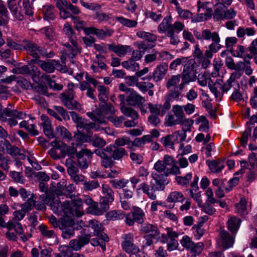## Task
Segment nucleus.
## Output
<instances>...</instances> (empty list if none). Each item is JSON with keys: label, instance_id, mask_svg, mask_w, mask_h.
Returning a JSON list of instances; mask_svg holds the SVG:
<instances>
[{"label": "nucleus", "instance_id": "1", "mask_svg": "<svg viewBox=\"0 0 257 257\" xmlns=\"http://www.w3.org/2000/svg\"><path fill=\"white\" fill-rule=\"evenodd\" d=\"M40 197L43 198L42 195ZM72 202L65 201L62 203L59 196H46L43 199L45 204L49 205L53 212L67 217L62 220L60 229L61 236L64 239H68L74 235L75 223L72 216L80 217L83 214V199L77 195L69 194Z\"/></svg>", "mask_w": 257, "mask_h": 257}, {"label": "nucleus", "instance_id": "2", "mask_svg": "<svg viewBox=\"0 0 257 257\" xmlns=\"http://www.w3.org/2000/svg\"><path fill=\"white\" fill-rule=\"evenodd\" d=\"M93 230L94 235L97 237L91 239L90 243L94 246H100L104 251L106 250L105 243L109 241L107 234L104 232V226L99 221L91 219L88 222V225Z\"/></svg>", "mask_w": 257, "mask_h": 257}, {"label": "nucleus", "instance_id": "3", "mask_svg": "<svg viewBox=\"0 0 257 257\" xmlns=\"http://www.w3.org/2000/svg\"><path fill=\"white\" fill-rule=\"evenodd\" d=\"M78 87V84L69 82L67 84V89L60 94V98L64 105L69 109H80L81 106L74 99L75 90Z\"/></svg>", "mask_w": 257, "mask_h": 257}, {"label": "nucleus", "instance_id": "4", "mask_svg": "<svg viewBox=\"0 0 257 257\" xmlns=\"http://www.w3.org/2000/svg\"><path fill=\"white\" fill-rule=\"evenodd\" d=\"M23 43V49L27 51L28 54L31 55L34 58H38L40 56L47 58H51L55 55L53 51H50L48 53L46 49L39 46L37 44L32 41L24 40Z\"/></svg>", "mask_w": 257, "mask_h": 257}, {"label": "nucleus", "instance_id": "5", "mask_svg": "<svg viewBox=\"0 0 257 257\" xmlns=\"http://www.w3.org/2000/svg\"><path fill=\"white\" fill-rule=\"evenodd\" d=\"M195 63L194 60L190 59L185 64L182 73V81L178 86L180 91L182 90L184 86L188 84L189 82L195 80L196 72L195 69Z\"/></svg>", "mask_w": 257, "mask_h": 257}, {"label": "nucleus", "instance_id": "6", "mask_svg": "<svg viewBox=\"0 0 257 257\" xmlns=\"http://www.w3.org/2000/svg\"><path fill=\"white\" fill-rule=\"evenodd\" d=\"M172 111L173 113H168L165 118V125L166 126L171 127L180 124L185 115L182 105H173Z\"/></svg>", "mask_w": 257, "mask_h": 257}, {"label": "nucleus", "instance_id": "7", "mask_svg": "<svg viewBox=\"0 0 257 257\" xmlns=\"http://www.w3.org/2000/svg\"><path fill=\"white\" fill-rule=\"evenodd\" d=\"M166 185L167 184L158 181H154L151 182V186L146 183H143L139 185V187L150 199L154 200L157 198L156 192L163 191Z\"/></svg>", "mask_w": 257, "mask_h": 257}, {"label": "nucleus", "instance_id": "8", "mask_svg": "<svg viewBox=\"0 0 257 257\" xmlns=\"http://www.w3.org/2000/svg\"><path fill=\"white\" fill-rule=\"evenodd\" d=\"M186 138V134L184 131H178L171 135H168L161 139V142L166 147L174 149V145L184 141Z\"/></svg>", "mask_w": 257, "mask_h": 257}, {"label": "nucleus", "instance_id": "9", "mask_svg": "<svg viewBox=\"0 0 257 257\" xmlns=\"http://www.w3.org/2000/svg\"><path fill=\"white\" fill-rule=\"evenodd\" d=\"M155 170L151 176L154 181H158L166 184H168L169 181L168 179V176L170 174H167L168 168L166 167L162 161L158 160L154 166Z\"/></svg>", "mask_w": 257, "mask_h": 257}, {"label": "nucleus", "instance_id": "10", "mask_svg": "<svg viewBox=\"0 0 257 257\" xmlns=\"http://www.w3.org/2000/svg\"><path fill=\"white\" fill-rule=\"evenodd\" d=\"M121 246L123 251L130 254H136L140 251L139 247L134 243V236L132 233H125L122 235Z\"/></svg>", "mask_w": 257, "mask_h": 257}, {"label": "nucleus", "instance_id": "11", "mask_svg": "<svg viewBox=\"0 0 257 257\" xmlns=\"http://www.w3.org/2000/svg\"><path fill=\"white\" fill-rule=\"evenodd\" d=\"M145 216V212L141 208L134 206L133 210L125 215V222L130 226H133L135 222L142 224L144 221Z\"/></svg>", "mask_w": 257, "mask_h": 257}, {"label": "nucleus", "instance_id": "12", "mask_svg": "<svg viewBox=\"0 0 257 257\" xmlns=\"http://www.w3.org/2000/svg\"><path fill=\"white\" fill-rule=\"evenodd\" d=\"M95 154L101 158V165L105 168L111 167L113 164V161L111 157V149L110 146L104 149H97L94 151Z\"/></svg>", "mask_w": 257, "mask_h": 257}, {"label": "nucleus", "instance_id": "13", "mask_svg": "<svg viewBox=\"0 0 257 257\" xmlns=\"http://www.w3.org/2000/svg\"><path fill=\"white\" fill-rule=\"evenodd\" d=\"M162 161L166 166V167L168 168L167 174L176 175L181 174L180 169L177 166V161H176L172 156L169 155H165L164 156Z\"/></svg>", "mask_w": 257, "mask_h": 257}, {"label": "nucleus", "instance_id": "14", "mask_svg": "<svg viewBox=\"0 0 257 257\" xmlns=\"http://www.w3.org/2000/svg\"><path fill=\"white\" fill-rule=\"evenodd\" d=\"M103 196L100 197V201L104 205L109 207L114 200V193L112 189L107 184L101 185Z\"/></svg>", "mask_w": 257, "mask_h": 257}, {"label": "nucleus", "instance_id": "15", "mask_svg": "<svg viewBox=\"0 0 257 257\" xmlns=\"http://www.w3.org/2000/svg\"><path fill=\"white\" fill-rule=\"evenodd\" d=\"M7 116H13L15 118L22 119L26 117V114L23 111H18L16 109L7 107L0 111V120L6 122L7 120Z\"/></svg>", "mask_w": 257, "mask_h": 257}, {"label": "nucleus", "instance_id": "16", "mask_svg": "<svg viewBox=\"0 0 257 257\" xmlns=\"http://www.w3.org/2000/svg\"><path fill=\"white\" fill-rule=\"evenodd\" d=\"M87 115L90 117L94 122H92L91 128L94 131H99L104 130L108 134L107 130H109L106 127L103 128L101 125L106 124V120L104 117L98 116L95 113L92 112H87Z\"/></svg>", "mask_w": 257, "mask_h": 257}, {"label": "nucleus", "instance_id": "17", "mask_svg": "<svg viewBox=\"0 0 257 257\" xmlns=\"http://www.w3.org/2000/svg\"><path fill=\"white\" fill-rule=\"evenodd\" d=\"M6 227L8 230H11V231L16 232L23 242H26L28 240V238L24 233L23 226L19 222L13 221H9L6 224Z\"/></svg>", "mask_w": 257, "mask_h": 257}, {"label": "nucleus", "instance_id": "18", "mask_svg": "<svg viewBox=\"0 0 257 257\" xmlns=\"http://www.w3.org/2000/svg\"><path fill=\"white\" fill-rule=\"evenodd\" d=\"M63 45L65 47L63 50L64 54L70 58H73L81 53V48L77 43L71 44L65 43Z\"/></svg>", "mask_w": 257, "mask_h": 257}, {"label": "nucleus", "instance_id": "19", "mask_svg": "<svg viewBox=\"0 0 257 257\" xmlns=\"http://www.w3.org/2000/svg\"><path fill=\"white\" fill-rule=\"evenodd\" d=\"M219 241L222 247L226 249L233 246L234 238L226 230L221 229L219 232Z\"/></svg>", "mask_w": 257, "mask_h": 257}, {"label": "nucleus", "instance_id": "20", "mask_svg": "<svg viewBox=\"0 0 257 257\" xmlns=\"http://www.w3.org/2000/svg\"><path fill=\"white\" fill-rule=\"evenodd\" d=\"M6 153L11 155L13 159L19 158L20 159L25 160L26 155L22 152L20 148L15 145H12L8 141L5 143Z\"/></svg>", "mask_w": 257, "mask_h": 257}, {"label": "nucleus", "instance_id": "21", "mask_svg": "<svg viewBox=\"0 0 257 257\" xmlns=\"http://www.w3.org/2000/svg\"><path fill=\"white\" fill-rule=\"evenodd\" d=\"M168 69V64L163 62L158 65L153 72V79L156 82L161 81L165 76Z\"/></svg>", "mask_w": 257, "mask_h": 257}, {"label": "nucleus", "instance_id": "22", "mask_svg": "<svg viewBox=\"0 0 257 257\" xmlns=\"http://www.w3.org/2000/svg\"><path fill=\"white\" fill-rule=\"evenodd\" d=\"M21 0H9L8 7L13 16L18 21L24 19L23 15L20 12L19 9Z\"/></svg>", "mask_w": 257, "mask_h": 257}, {"label": "nucleus", "instance_id": "23", "mask_svg": "<svg viewBox=\"0 0 257 257\" xmlns=\"http://www.w3.org/2000/svg\"><path fill=\"white\" fill-rule=\"evenodd\" d=\"M225 180L220 178H215L212 181L213 186L216 187L215 194L217 198H221L224 196V190L227 192L228 187L225 186Z\"/></svg>", "mask_w": 257, "mask_h": 257}, {"label": "nucleus", "instance_id": "24", "mask_svg": "<svg viewBox=\"0 0 257 257\" xmlns=\"http://www.w3.org/2000/svg\"><path fill=\"white\" fill-rule=\"evenodd\" d=\"M126 100L130 105L138 107L142 106L145 101V98L134 89L127 95Z\"/></svg>", "mask_w": 257, "mask_h": 257}, {"label": "nucleus", "instance_id": "25", "mask_svg": "<svg viewBox=\"0 0 257 257\" xmlns=\"http://www.w3.org/2000/svg\"><path fill=\"white\" fill-rule=\"evenodd\" d=\"M238 78L230 75L229 78L227 81L221 86V90L222 93H227L230 90H236L240 88V85L237 81Z\"/></svg>", "mask_w": 257, "mask_h": 257}, {"label": "nucleus", "instance_id": "26", "mask_svg": "<svg viewBox=\"0 0 257 257\" xmlns=\"http://www.w3.org/2000/svg\"><path fill=\"white\" fill-rule=\"evenodd\" d=\"M109 50L115 53L119 57L124 56L127 52L132 51V48L130 46L117 45H115L112 44H108L107 45Z\"/></svg>", "mask_w": 257, "mask_h": 257}, {"label": "nucleus", "instance_id": "27", "mask_svg": "<svg viewBox=\"0 0 257 257\" xmlns=\"http://www.w3.org/2000/svg\"><path fill=\"white\" fill-rule=\"evenodd\" d=\"M172 19L170 16L166 17L158 26V31L159 33H165L166 35L173 32L172 24Z\"/></svg>", "mask_w": 257, "mask_h": 257}, {"label": "nucleus", "instance_id": "28", "mask_svg": "<svg viewBox=\"0 0 257 257\" xmlns=\"http://www.w3.org/2000/svg\"><path fill=\"white\" fill-rule=\"evenodd\" d=\"M38 64L41 69L47 73H52L55 69H57L61 66L59 62L55 60H50L48 62L39 60Z\"/></svg>", "mask_w": 257, "mask_h": 257}, {"label": "nucleus", "instance_id": "29", "mask_svg": "<svg viewBox=\"0 0 257 257\" xmlns=\"http://www.w3.org/2000/svg\"><path fill=\"white\" fill-rule=\"evenodd\" d=\"M116 110L112 104L110 103H105L99 105L98 112L96 114L98 116H101L105 115H113L115 113Z\"/></svg>", "mask_w": 257, "mask_h": 257}, {"label": "nucleus", "instance_id": "30", "mask_svg": "<svg viewBox=\"0 0 257 257\" xmlns=\"http://www.w3.org/2000/svg\"><path fill=\"white\" fill-rule=\"evenodd\" d=\"M73 138L77 147L80 146L84 143H89L91 141V136L89 134H86L77 129L74 133Z\"/></svg>", "mask_w": 257, "mask_h": 257}, {"label": "nucleus", "instance_id": "31", "mask_svg": "<svg viewBox=\"0 0 257 257\" xmlns=\"http://www.w3.org/2000/svg\"><path fill=\"white\" fill-rule=\"evenodd\" d=\"M69 3V2L67 0H57L56 2V7L59 10L60 16L64 20L68 19V17L71 16L70 12L66 10Z\"/></svg>", "mask_w": 257, "mask_h": 257}, {"label": "nucleus", "instance_id": "32", "mask_svg": "<svg viewBox=\"0 0 257 257\" xmlns=\"http://www.w3.org/2000/svg\"><path fill=\"white\" fill-rule=\"evenodd\" d=\"M210 37L207 41L211 40L212 43L209 45L208 48L213 53H216L221 48V45L220 44V38L219 34L216 32H213L210 35Z\"/></svg>", "mask_w": 257, "mask_h": 257}, {"label": "nucleus", "instance_id": "33", "mask_svg": "<svg viewBox=\"0 0 257 257\" xmlns=\"http://www.w3.org/2000/svg\"><path fill=\"white\" fill-rule=\"evenodd\" d=\"M241 220L236 216L230 217L227 222V227L232 234H235L238 230Z\"/></svg>", "mask_w": 257, "mask_h": 257}, {"label": "nucleus", "instance_id": "34", "mask_svg": "<svg viewBox=\"0 0 257 257\" xmlns=\"http://www.w3.org/2000/svg\"><path fill=\"white\" fill-rule=\"evenodd\" d=\"M109 207L104 205L103 203L99 201V205L95 202L91 207L89 208V212L90 214L95 215H101L104 212L109 210Z\"/></svg>", "mask_w": 257, "mask_h": 257}, {"label": "nucleus", "instance_id": "35", "mask_svg": "<svg viewBox=\"0 0 257 257\" xmlns=\"http://www.w3.org/2000/svg\"><path fill=\"white\" fill-rule=\"evenodd\" d=\"M206 163L211 172L213 173L220 172L225 167L224 161L220 160L207 161Z\"/></svg>", "mask_w": 257, "mask_h": 257}, {"label": "nucleus", "instance_id": "36", "mask_svg": "<svg viewBox=\"0 0 257 257\" xmlns=\"http://www.w3.org/2000/svg\"><path fill=\"white\" fill-rule=\"evenodd\" d=\"M141 230L147 235L153 237H158L160 234V231L158 227L150 223H145L141 226Z\"/></svg>", "mask_w": 257, "mask_h": 257}, {"label": "nucleus", "instance_id": "37", "mask_svg": "<svg viewBox=\"0 0 257 257\" xmlns=\"http://www.w3.org/2000/svg\"><path fill=\"white\" fill-rule=\"evenodd\" d=\"M214 7V12L213 14L214 20L216 21H222L226 7L222 3L218 2L215 4Z\"/></svg>", "mask_w": 257, "mask_h": 257}, {"label": "nucleus", "instance_id": "38", "mask_svg": "<svg viewBox=\"0 0 257 257\" xmlns=\"http://www.w3.org/2000/svg\"><path fill=\"white\" fill-rule=\"evenodd\" d=\"M247 200L245 198H241L239 202L235 205V212L240 216H243L248 213L247 207Z\"/></svg>", "mask_w": 257, "mask_h": 257}, {"label": "nucleus", "instance_id": "39", "mask_svg": "<svg viewBox=\"0 0 257 257\" xmlns=\"http://www.w3.org/2000/svg\"><path fill=\"white\" fill-rule=\"evenodd\" d=\"M43 13L44 19L54 20L56 18L55 8L53 6L46 5L43 7Z\"/></svg>", "mask_w": 257, "mask_h": 257}, {"label": "nucleus", "instance_id": "40", "mask_svg": "<svg viewBox=\"0 0 257 257\" xmlns=\"http://www.w3.org/2000/svg\"><path fill=\"white\" fill-rule=\"evenodd\" d=\"M197 12H202L207 14L208 17H211L212 15V9L211 8V4L209 2L202 3L200 1H198L197 3Z\"/></svg>", "mask_w": 257, "mask_h": 257}, {"label": "nucleus", "instance_id": "41", "mask_svg": "<svg viewBox=\"0 0 257 257\" xmlns=\"http://www.w3.org/2000/svg\"><path fill=\"white\" fill-rule=\"evenodd\" d=\"M95 88L98 91V97L100 101L106 102L108 100L109 88L102 85H97Z\"/></svg>", "mask_w": 257, "mask_h": 257}, {"label": "nucleus", "instance_id": "42", "mask_svg": "<svg viewBox=\"0 0 257 257\" xmlns=\"http://www.w3.org/2000/svg\"><path fill=\"white\" fill-rule=\"evenodd\" d=\"M111 149V157L114 160H118L126 155L125 150L121 147L109 145Z\"/></svg>", "mask_w": 257, "mask_h": 257}, {"label": "nucleus", "instance_id": "43", "mask_svg": "<svg viewBox=\"0 0 257 257\" xmlns=\"http://www.w3.org/2000/svg\"><path fill=\"white\" fill-rule=\"evenodd\" d=\"M57 134L60 136L63 140L69 142L72 140V136L71 133L64 126L59 125L56 128Z\"/></svg>", "mask_w": 257, "mask_h": 257}, {"label": "nucleus", "instance_id": "44", "mask_svg": "<svg viewBox=\"0 0 257 257\" xmlns=\"http://www.w3.org/2000/svg\"><path fill=\"white\" fill-rule=\"evenodd\" d=\"M51 145L53 147H55V149L60 151L59 153L62 158L63 159L66 156L67 144L61 141H54L51 143Z\"/></svg>", "mask_w": 257, "mask_h": 257}, {"label": "nucleus", "instance_id": "45", "mask_svg": "<svg viewBox=\"0 0 257 257\" xmlns=\"http://www.w3.org/2000/svg\"><path fill=\"white\" fill-rule=\"evenodd\" d=\"M137 36L150 43H155L157 39V36L155 34L143 31H139L137 33Z\"/></svg>", "mask_w": 257, "mask_h": 257}, {"label": "nucleus", "instance_id": "46", "mask_svg": "<svg viewBox=\"0 0 257 257\" xmlns=\"http://www.w3.org/2000/svg\"><path fill=\"white\" fill-rule=\"evenodd\" d=\"M193 36H194L197 39L200 41H207L210 38V36L212 32L209 29L203 30L201 32H200L197 29H193Z\"/></svg>", "mask_w": 257, "mask_h": 257}, {"label": "nucleus", "instance_id": "47", "mask_svg": "<svg viewBox=\"0 0 257 257\" xmlns=\"http://www.w3.org/2000/svg\"><path fill=\"white\" fill-rule=\"evenodd\" d=\"M185 200V197L182 192L173 191L168 196L167 201L170 203L182 202Z\"/></svg>", "mask_w": 257, "mask_h": 257}, {"label": "nucleus", "instance_id": "48", "mask_svg": "<svg viewBox=\"0 0 257 257\" xmlns=\"http://www.w3.org/2000/svg\"><path fill=\"white\" fill-rule=\"evenodd\" d=\"M124 216L125 217L124 212L120 210L110 211L106 214V217L108 220H120L123 219Z\"/></svg>", "mask_w": 257, "mask_h": 257}, {"label": "nucleus", "instance_id": "49", "mask_svg": "<svg viewBox=\"0 0 257 257\" xmlns=\"http://www.w3.org/2000/svg\"><path fill=\"white\" fill-rule=\"evenodd\" d=\"M255 31L253 28H246L239 27L236 31V35L238 38H243L245 35L248 37L254 36Z\"/></svg>", "mask_w": 257, "mask_h": 257}, {"label": "nucleus", "instance_id": "50", "mask_svg": "<svg viewBox=\"0 0 257 257\" xmlns=\"http://www.w3.org/2000/svg\"><path fill=\"white\" fill-rule=\"evenodd\" d=\"M204 243L199 242L196 243H193V245L189 249L191 257H196L199 255L204 248Z\"/></svg>", "mask_w": 257, "mask_h": 257}, {"label": "nucleus", "instance_id": "51", "mask_svg": "<svg viewBox=\"0 0 257 257\" xmlns=\"http://www.w3.org/2000/svg\"><path fill=\"white\" fill-rule=\"evenodd\" d=\"M120 110L124 115L133 119H137L139 117V113L136 110L132 108L126 107L124 104L120 106Z\"/></svg>", "mask_w": 257, "mask_h": 257}, {"label": "nucleus", "instance_id": "52", "mask_svg": "<svg viewBox=\"0 0 257 257\" xmlns=\"http://www.w3.org/2000/svg\"><path fill=\"white\" fill-rule=\"evenodd\" d=\"M42 236L47 238H54L56 234L53 230H50L48 227L44 224H41L38 227Z\"/></svg>", "mask_w": 257, "mask_h": 257}, {"label": "nucleus", "instance_id": "53", "mask_svg": "<svg viewBox=\"0 0 257 257\" xmlns=\"http://www.w3.org/2000/svg\"><path fill=\"white\" fill-rule=\"evenodd\" d=\"M9 13L7 8L4 6L2 1H0V21L2 26L7 25L9 21Z\"/></svg>", "mask_w": 257, "mask_h": 257}, {"label": "nucleus", "instance_id": "54", "mask_svg": "<svg viewBox=\"0 0 257 257\" xmlns=\"http://www.w3.org/2000/svg\"><path fill=\"white\" fill-rule=\"evenodd\" d=\"M76 164L71 158L66 160V165L67 167V172L70 177H72L78 172V169L75 166Z\"/></svg>", "mask_w": 257, "mask_h": 257}, {"label": "nucleus", "instance_id": "55", "mask_svg": "<svg viewBox=\"0 0 257 257\" xmlns=\"http://www.w3.org/2000/svg\"><path fill=\"white\" fill-rule=\"evenodd\" d=\"M192 177V174L191 173H187L185 176H177L175 178V180L178 184L183 187H187L189 184L190 180L191 179Z\"/></svg>", "mask_w": 257, "mask_h": 257}, {"label": "nucleus", "instance_id": "56", "mask_svg": "<svg viewBox=\"0 0 257 257\" xmlns=\"http://www.w3.org/2000/svg\"><path fill=\"white\" fill-rule=\"evenodd\" d=\"M198 82L201 86H206L208 83H213L212 80L210 78V75L207 72H205L204 73L199 74L198 76Z\"/></svg>", "mask_w": 257, "mask_h": 257}, {"label": "nucleus", "instance_id": "57", "mask_svg": "<svg viewBox=\"0 0 257 257\" xmlns=\"http://www.w3.org/2000/svg\"><path fill=\"white\" fill-rule=\"evenodd\" d=\"M245 63L239 61L237 64H235L234 68L232 70H234L235 71L231 73L230 75L234 76L236 78L239 79L243 74V70L245 67Z\"/></svg>", "mask_w": 257, "mask_h": 257}, {"label": "nucleus", "instance_id": "58", "mask_svg": "<svg viewBox=\"0 0 257 257\" xmlns=\"http://www.w3.org/2000/svg\"><path fill=\"white\" fill-rule=\"evenodd\" d=\"M112 187L116 189H123L126 184H130V181L128 179H121L120 180L115 179L110 181Z\"/></svg>", "mask_w": 257, "mask_h": 257}, {"label": "nucleus", "instance_id": "59", "mask_svg": "<svg viewBox=\"0 0 257 257\" xmlns=\"http://www.w3.org/2000/svg\"><path fill=\"white\" fill-rule=\"evenodd\" d=\"M113 32V30L108 29L103 30L96 28L95 35L98 39L103 40L107 37L111 36Z\"/></svg>", "mask_w": 257, "mask_h": 257}, {"label": "nucleus", "instance_id": "60", "mask_svg": "<svg viewBox=\"0 0 257 257\" xmlns=\"http://www.w3.org/2000/svg\"><path fill=\"white\" fill-rule=\"evenodd\" d=\"M180 75H175L171 76L167 82L166 86L167 89H170L171 87L176 88L180 81Z\"/></svg>", "mask_w": 257, "mask_h": 257}, {"label": "nucleus", "instance_id": "61", "mask_svg": "<svg viewBox=\"0 0 257 257\" xmlns=\"http://www.w3.org/2000/svg\"><path fill=\"white\" fill-rule=\"evenodd\" d=\"M122 67L127 69L135 71L139 69V65L131 58L128 61H123L121 63Z\"/></svg>", "mask_w": 257, "mask_h": 257}, {"label": "nucleus", "instance_id": "62", "mask_svg": "<svg viewBox=\"0 0 257 257\" xmlns=\"http://www.w3.org/2000/svg\"><path fill=\"white\" fill-rule=\"evenodd\" d=\"M83 184V189L85 191H90L98 188L100 186L99 183L97 180L85 181Z\"/></svg>", "mask_w": 257, "mask_h": 257}, {"label": "nucleus", "instance_id": "63", "mask_svg": "<svg viewBox=\"0 0 257 257\" xmlns=\"http://www.w3.org/2000/svg\"><path fill=\"white\" fill-rule=\"evenodd\" d=\"M23 11L26 15L33 16L34 14V8L32 3H30L29 0H23Z\"/></svg>", "mask_w": 257, "mask_h": 257}, {"label": "nucleus", "instance_id": "64", "mask_svg": "<svg viewBox=\"0 0 257 257\" xmlns=\"http://www.w3.org/2000/svg\"><path fill=\"white\" fill-rule=\"evenodd\" d=\"M92 145L97 148H102L106 145L105 141L96 135L93 136V138L91 137V141Z\"/></svg>", "mask_w": 257, "mask_h": 257}]
</instances>
